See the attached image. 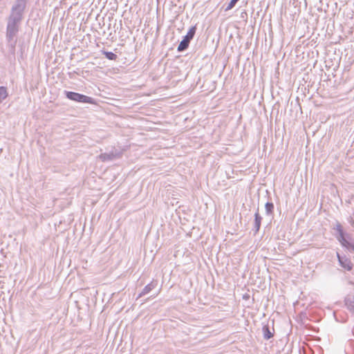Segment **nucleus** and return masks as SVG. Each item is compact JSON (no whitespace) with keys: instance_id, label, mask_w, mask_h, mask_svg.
I'll return each instance as SVG.
<instances>
[{"instance_id":"9b49d317","label":"nucleus","mask_w":354,"mask_h":354,"mask_svg":"<svg viewBox=\"0 0 354 354\" xmlns=\"http://www.w3.org/2000/svg\"><path fill=\"white\" fill-rule=\"evenodd\" d=\"M263 337L266 339H269L273 336V333L270 330V328L268 326H264L263 327Z\"/></svg>"},{"instance_id":"39448f33","label":"nucleus","mask_w":354,"mask_h":354,"mask_svg":"<svg viewBox=\"0 0 354 354\" xmlns=\"http://www.w3.org/2000/svg\"><path fill=\"white\" fill-rule=\"evenodd\" d=\"M19 24L17 22L8 20L7 26V37L11 41L16 35L19 30Z\"/></svg>"},{"instance_id":"9d476101","label":"nucleus","mask_w":354,"mask_h":354,"mask_svg":"<svg viewBox=\"0 0 354 354\" xmlns=\"http://www.w3.org/2000/svg\"><path fill=\"white\" fill-rule=\"evenodd\" d=\"M348 309L354 313V295H349L345 299Z\"/></svg>"},{"instance_id":"1a4fd4ad","label":"nucleus","mask_w":354,"mask_h":354,"mask_svg":"<svg viewBox=\"0 0 354 354\" xmlns=\"http://www.w3.org/2000/svg\"><path fill=\"white\" fill-rule=\"evenodd\" d=\"M118 156H119L118 153H114L113 152H111V153H101L99 156V158L102 161L105 162V161L112 160L116 158Z\"/></svg>"},{"instance_id":"20e7f679","label":"nucleus","mask_w":354,"mask_h":354,"mask_svg":"<svg viewBox=\"0 0 354 354\" xmlns=\"http://www.w3.org/2000/svg\"><path fill=\"white\" fill-rule=\"evenodd\" d=\"M196 26H192L187 33V35L183 37V39L180 41L178 46V51L182 52L185 50L190 43V41L193 39L195 33H196Z\"/></svg>"},{"instance_id":"423d86ee","label":"nucleus","mask_w":354,"mask_h":354,"mask_svg":"<svg viewBox=\"0 0 354 354\" xmlns=\"http://www.w3.org/2000/svg\"><path fill=\"white\" fill-rule=\"evenodd\" d=\"M337 257L338 259V261L339 265L348 271H351L353 268V263L350 259L347 258L346 256H341L338 252H337Z\"/></svg>"},{"instance_id":"4468645a","label":"nucleus","mask_w":354,"mask_h":354,"mask_svg":"<svg viewBox=\"0 0 354 354\" xmlns=\"http://www.w3.org/2000/svg\"><path fill=\"white\" fill-rule=\"evenodd\" d=\"M104 55L110 60H115L117 58V55L112 52H104Z\"/></svg>"},{"instance_id":"7ed1b4c3","label":"nucleus","mask_w":354,"mask_h":354,"mask_svg":"<svg viewBox=\"0 0 354 354\" xmlns=\"http://www.w3.org/2000/svg\"><path fill=\"white\" fill-rule=\"evenodd\" d=\"M64 93L66 97L71 100L91 104H94L95 103V100L93 98L84 95L83 94L67 91H65Z\"/></svg>"},{"instance_id":"ddd939ff","label":"nucleus","mask_w":354,"mask_h":354,"mask_svg":"<svg viewBox=\"0 0 354 354\" xmlns=\"http://www.w3.org/2000/svg\"><path fill=\"white\" fill-rule=\"evenodd\" d=\"M8 96L7 88L4 86H0V103L2 102Z\"/></svg>"},{"instance_id":"f257e3e1","label":"nucleus","mask_w":354,"mask_h":354,"mask_svg":"<svg viewBox=\"0 0 354 354\" xmlns=\"http://www.w3.org/2000/svg\"><path fill=\"white\" fill-rule=\"evenodd\" d=\"M333 229L336 231L335 236L342 246L346 248L348 251L354 252V240L351 234L344 232L341 223L337 221Z\"/></svg>"},{"instance_id":"f8f14e48","label":"nucleus","mask_w":354,"mask_h":354,"mask_svg":"<svg viewBox=\"0 0 354 354\" xmlns=\"http://www.w3.org/2000/svg\"><path fill=\"white\" fill-rule=\"evenodd\" d=\"M266 212L268 215H271L274 210V204L270 202H267L265 205Z\"/></svg>"},{"instance_id":"2eb2a0df","label":"nucleus","mask_w":354,"mask_h":354,"mask_svg":"<svg viewBox=\"0 0 354 354\" xmlns=\"http://www.w3.org/2000/svg\"><path fill=\"white\" fill-rule=\"evenodd\" d=\"M239 0H231V1L229 3L228 6L225 8V11H228L230 10H231L232 8H233L236 3L239 1Z\"/></svg>"},{"instance_id":"f03ea898","label":"nucleus","mask_w":354,"mask_h":354,"mask_svg":"<svg viewBox=\"0 0 354 354\" xmlns=\"http://www.w3.org/2000/svg\"><path fill=\"white\" fill-rule=\"evenodd\" d=\"M26 0H16L12 8V11L8 20L20 23L22 14L26 8Z\"/></svg>"},{"instance_id":"6e6552de","label":"nucleus","mask_w":354,"mask_h":354,"mask_svg":"<svg viewBox=\"0 0 354 354\" xmlns=\"http://www.w3.org/2000/svg\"><path fill=\"white\" fill-rule=\"evenodd\" d=\"M261 221H262V217L261 216V215L259 213V209H257V212L254 214V234H257L259 232L260 227H261Z\"/></svg>"},{"instance_id":"0eeeda50","label":"nucleus","mask_w":354,"mask_h":354,"mask_svg":"<svg viewBox=\"0 0 354 354\" xmlns=\"http://www.w3.org/2000/svg\"><path fill=\"white\" fill-rule=\"evenodd\" d=\"M157 281H152L151 283L147 284L142 290V292L139 294L138 298L141 297L148 293H149L153 289H154L157 286Z\"/></svg>"}]
</instances>
